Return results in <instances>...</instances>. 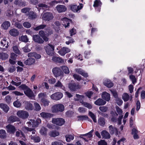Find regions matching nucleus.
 I'll list each match as a JSON object with an SVG mask.
<instances>
[{
  "label": "nucleus",
  "mask_w": 145,
  "mask_h": 145,
  "mask_svg": "<svg viewBox=\"0 0 145 145\" xmlns=\"http://www.w3.org/2000/svg\"><path fill=\"white\" fill-rule=\"evenodd\" d=\"M55 86L59 87L63 89H65L64 86L62 85L61 83L59 81H58L55 84Z\"/></svg>",
  "instance_id": "42"
},
{
  "label": "nucleus",
  "mask_w": 145,
  "mask_h": 145,
  "mask_svg": "<svg viewBox=\"0 0 145 145\" xmlns=\"http://www.w3.org/2000/svg\"><path fill=\"white\" fill-rule=\"evenodd\" d=\"M9 33L12 36L16 37L18 35L19 32L17 29L14 28L10 30Z\"/></svg>",
  "instance_id": "18"
},
{
  "label": "nucleus",
  "mask_w": 145,
  "mask_h": 145,
  "mask_svg": "<svg viewBox=\"0 0 145 145\" xmlns=\"http://www.w3.org/2000/svg\"><path fill=\"white\" fill-rule=\"evenodd\" d=\"M85 93L86 96H87L89 98H91L92 95L93 94V92L92 91H88Z\"/></svg>",
  "instance_id": "58"
},
{
  "label": "nucleus",
  "mask_w": 145,
  "mask_h": 145,
  "mask_svg": "<svg viewBox=\"0 0 145 145\" xmlns=\"http://www.w3.org/2000/svg\"><path fill=\"white\" fill-rule=\"evenodd\" d=\"M46 27L45 24H41L39 25L35 28L33 29L35 31H38L40 29H43Z\"/></svg>",
  "instance_id": "36"
},
{
  "label": "nucleus",
  "mask_w": 145,
  "mask_h": 145,
  "mask_svg": "<svg viewBox=\"0 0 145 145\" xmlns=\"http://www.w3.org/2000/svg\"><path fill=\"white\" fill-rule=\"evenodd\" d=\"M40 114L42 117L45 118L50 117L51 116L50 114L45 112H42Z\"/></svg>",
  "instance_id": "38"
},
{
  "label": "nucleus",
  "mask_w": 145,
  "mask_h": 145,
  "mask_svg": "<svg viewBox=\"0 0 145 145\" xmlns=\"http://www.w3.org/2000/svg\"><path fill=\"white\" fill-rule=\"evenodd\" d=\"M75 71L76 72L85 77H87L88 76V73L85 72L81 69H75Z\"/></svg>",
  "instance_id": "23"
},
{
  "label": "nucleus",
  "mask_w": 145,
  "mask_h": 145,
  "mask_svg": "<svg viewBox=\"0 0 145 145\" xmlns=\"http://www.w3.org/2000/svg\"><path fill=\"white\" fill-rule=\"evenodd\" d=\"M78 118V120L83 121L88 119V116L86 115L80 116L77 117Z\"/></svg>",
  "instance_id": "48"
},
{
  "label": "nucleus",
  "mask_w": 145,
  "mask_h": 145,
  "mask_svg": "<svg viewBox=\"0 0 145 145\" xmlns=\"http://www.w3.org/2000/svg\"><path fill=\"white\" fill-rule=\"evenodd\" d=\"M6 137L5 131L3 129L0 130V138H5Z\"/></svg>",
  "instance_id": "39"
},
{
  "label": "nucleus",
  "mask_w": 145,
  "mask_h": 145,
  "mask_svg": "<svg viewBox=\"0 0 145 145\" xmlns=\"http://www.w3.org/2000/svg\"><path fill=\"white\" fill-rule=\"evenodd\" d=\"M98 123L101 126H104L105 123V119L103 117L100 118L98 120Z\"/></svg>",
  "instance_id": "34"
},
{
  "label": "nucleus",
  "mask_w": 145,
  "mask_h": 145,
  "mask_svg": "<svg viewBox=\"0 0 145 145\" xmlns=\"http://www.w3.org/2000/svg\"><path fill=\"white\" fill-rule=\"evenodd\" d=\"M70 50L68 48L63 47L59 50L58 52L61 56H64L65 54L70 52Z\"/></svg>",
  "instance_id": "13"
},
{
  "label": "nucleus",
  "mask_w": 145,
  "mask_h": 145,
  "mask_svg": "<svg viewBox=\"0 0 145 145\" xmlns=\"http://www.w3.org/2000/svg\"><path fill=\"white\" fill-rule=\"evenodd\" d=\"M103 137L105 139L109 138L110 137V134L106 130H103L101 132Z\"/></svg>",
  "instance_id": "20"
},
{
  "label": "nucleus",
  "mask_w": 145,
  "mask_h": 145,
  "mask_svg": "<svg viewBox=\"0 0 145 145\" xmlns=\"http://www.w3.org/2000/svg\"><path fill=\"white\" fill-rule=\"evenodd\" d=\"M57 10L59 13L65 12L67 10V7L64 5H58L56 7Z\"/></svg>",
  "instance_id": "9"
},
{
  "label": "nucleus",
  "mask_w": 145,
  "mask_h": 145,
  "mask_svg": "<svg viewBox=\"0 0 145 145\" xmlns=\"http://www.w3.org/2000/svg\"><path fill=\"white\" fill-rule=\"evenodd\" d=\"M89 114L92 118L93 121L95 123L96 122L97 120L96 119V116L91 111L89 112Z\"/></svg>",
  "instance_id": "47"
},
{
  "label": "nucleus",
  "mask_w": 145,
  "mask_h": 145,
  "mask_svg": "<svg viewBox=\"0 0 145 145\" xmlns=\"http://www.w3.org/2000/svg\"><path fill=\"white\" fill-rule=\"evenodd\" d=\"M106 103V102L103 99L101 98L98 99L94 102V104L98 106H103Z\"/></svg>",
  "instance_id": "17"
},
{
  "label": "nucleus",
  "mask_w": 145,
  "mask_h": 145,
  "mask_svg": "<svg viewBox=\"0 0 145 145\" xmlns=\"http://www.w3.org/2000/svg\"><path fill=\"white\" fill-rule=\"evenodd\" d=\"M69 87L70 89L73 91H76L78 88V85L75 83H70L69 84Z\"/></svg>",
  "instance_id": "24"
},
{
  "label": "nucleus",
  "mask_w": 145,
  "mask_h": 145,
  "mask_svg": "<svg viewBox=\"0 0 145 145\" xmlns=\"http://www.w3.org/2000/svg\"><path fill=\"white\" fill-rule=\"evenodd\" d=\"M103 84L108 88H110L113 86V84L110 80H106L103 82Z\"/></svg>",
  "instance_id": "21"
},
{
  "label": "nucleus",
  "mask_w": 145,
  "mask_h": 145,
  "mask_svg": "<svg viewBox=\"0 0 145 145\" xmlns=\"http://www.w3.org/2000/svg\"><path fill=\"white\" fill-rule=\"evenodd\" d=\"M45 30L46 35L47 36L53 33V31L50 27H48L47 28H46Z\"/></svg>",
  "instance_id": "33"
},
{
  "label": "nucleus",
  "mask_w": 145,
  "mask_h": 145,
  "mask_svg": "<svg viewBox=\"0 0 145 145\" xmlns=\"http://www.w3.org/2000/svg\"><path fill=\"white\" fill-rule=\"evenodd\" d=\"M52 123L57 125L61 126L63 125L65 123V120L61 118H54L52 119Z\"/></svg>",
  "instance_id": "3"
},
{
  "label": "nucleus",
  "mask_w": 145,
  "mask_h": 145,
  "mask_svg": "<svg viewBox=\"0 0 145 145\" xmlns=\"http://www.w3.org/2000/svg\"><path fill=\"white\" fill-rule=\"evenodd\" d=\"M28 18L31 20L35 19L37 17L36 13L33 11H30L28 14Z\"/></svg>",
  "instance_id": "27"
},
{
  "label": "nucleus",
  "mask_w": 145,
  "mask_h": 145,
  "mask_svg": "<svg viewBox=\"0 0 145 145\" xmlns=\"http://www.w3.org/2000/svg\"><path fill=\"white\" fill-rule=\"evenodd\" d=\"M34 110L37 111H39L41 108L40 105L37 103H34Z\"/></svg>",
  "instance_id": "46"
},
{
  "label": "nucleus",
  "mask_w": 145,
  "mask_h": 145,
  "mask_svg": "<svg viewBox=\"0 0 145 145\" xmlns=\"http://www.w3.org/2000/svg\"><path fill=\"white\" fill-rule=\"evenodd\" d=\"M8 132L11 134H14L16 131L14 126L10 124H9L6 126Z\"/></svg>",
  "instance_id": "12"
},
{
  "label": "nucleus",
  "mask_w": 145,
  "mask_h": 145,
  "mask_svg": "<svg viewBox=\"0 0 145 145\" xmlns=\"http://www.w3.org/2000/svg\"><path fill=\"white\" fill-rule=\"evenodd\" d=\"M59 134L58 132L56 131H51L49 133L48 135L50 137H55L58 136Z\"/></svg>",
  "instance_id": "30"
},
{
  "label": "nucleus",
  "mask_w": 145,
  "mask_h": 145,
  "mask_svg": "<svg viewBox=\"0 0 145 145\" xmlns=\"http://www.w3.org/2000/svg\"><path fill=\"white\" fill-rule=\"evenodd\" d=\"M8 121L9 123H12L15 121H19V119L17 116H11L9 118Z\"/></svg>",
  "instance_id": "22"
},
{
  "label": "nucleus",
  "mask_w": 145,
  "mask_h": 145,
  "mask_svg": "<svg viewBox=\"0 0 145 145\" xmlns=\"http://www.w3.org/2000/svg\"><path fill=\"white\" fill-rule=\"evenodd\" d=\"M14 26L19 29H21L23 27L22 25L18 22H16L15 23Z\"/></svg>",
  "instance_id": "63"
},
{
  "label": "nucleus",
  "mask_w": 145,
  "mask_h": 145,
  "mask_svg": "<svg viewBox=\"0 0 145 145\" xmlns=\"http://www.w3.org/2000/svg\"><path fill=\"white\" fill-rule=\"evenodd\" d=\"M1 44L2 47H5V48H7L8 46V42L5 39L2 40L1 42Z\"/></svg>",
  "instance_id": "43"
},
{
  "label": "nucleus",
  "mask_w": 145,
  "mask_h": 145,
  "mask_svg": "<svg viewBox=\"0 0 145 145\" xmlns=\"http://www.w3.org/2000/svg\"><path fill=\"white\" fill-rule=\"evenodd\" d=\"M129 78L132 81L133 84H134L136 82V79L135 76L133 75H131L130 76Z\"/></svg>",
  "instance_id": "60"
},
{
  "label": "nucleus",
  "mask_w": 145,
  "mask_h": 145,
  "mask_svg": "<svg viewBox=\"0 0 145 145\" xmlns=\"http://www.w3.org/2000/svg\"><path fill=\"white\" fill-rule=\"evenodd\" d=\"M33 39L34 41L39 43L41 44L44 42V41L40 38L38 35H35L33 36Z\"/></svg>",
  "instance_id": "11"
},
{
  "label": "nucleus",
  "mask_w": 145,
  "mask_h": 145,
  "mask_svg": "<svg viewBox=\"0 0 145 145\" xmlns=\"http://www.w3.org/2000/svg\"><path fill=\"white\" fill-rule=\"evenodd\" d=\"M62 69L65 73L69 74V71L67 67L65 66H63L62 67Z\"/></svg>",
  "instance_id": "49"
},
{
  "label": "nucleus",
  "mask_w": 145,
  "mask_h": 145,
  "mask_svg": "<svg viewBox=\"0 0 145 145\" xmlns=\"http://www.w3.org/2000/svg\"><path fill=\"white\" fill-rule=\"evenodd\" d=\"M5 101L8 103H10L11 102L12 98L9 95L7 96L5 98Z\"/></svg>",
  "instance_id": "62"
},
{
  "label": "nucleus",
  "mask_w": 145,
  "mask_h": 145,
  "mask_svg": "<svg viewBox=\"0 0 145 145\" xmlns=\"http://www.w3.org/2000/svg\"><path fill=\"white\" fill-rule=\"evenodd\" d=\"M8 55L6 53L2 52L0 53V59H1L5 60L8 58Z\"/></svg>",
  "instance_id": "37"
},
{
  "label": "nucleus",
  "mask_w": 145,
  "mask_h": 145,
  "mask_svg": "<svg viewBox=\"0 0 145 145\" xmlns=\"http://www.w3.org/2000/svg\"><path fill=\"white\" fill-rule=\"evenodd\" d=\"M14 106L16 107H20L21 105L20 102L18 101H16L13 103Z\"/></svg>",
  "instance_id": "56"
},
{
  "label": "nucleus",
  "mask_w": 145,
  "mask_h": 145,
  "mask_svg": "<svg viewBox=\"0 0 145 145\" xmlns=\"http://www.w3.org/2000/svg\"><path fill=\"white\" fill-rule=\"evenodd\" d=\"M29 98L32 99L34 97L33 92L29 88L24 93Z\"/></svg>",
  "instance_id": "14"
},
{
  "label": "nucleus",
  "mask_w": 145,
  "mask_h": 145,
  "mask_svg": "<svg viewBox=\"0 0 145 145\" xmlns=\"http://www.w3.org/2000/svg\"><path fill=\"white\" fill-rule=\"evenodd\" d=\"M116 109L117 113L120 115H122V110L118 106H116Z\"/></svg>",
  "instance_id": "61"
},
{
  "label": "nucleus",
  "mask_w": 145,
  "mask_h": 145,
  "mask_svg": "<svg viewBox=\"0 0 145 145\" xmlns=\"http://www.w3.org/2000/svg\"><path fill=\"white\" fill-rule=\"evenodd\" d=\"M25 108L27 110H32L33 108L32 105L30 102L27 101L25 103Z\"/></svg>",
  "instance_id": "26"
},
{
  "label": "nucleus",
  "mask_w": 145,
  "mask_h": 145,
  "mask_svg": "<svg viewBox=\"0 0 145 145\" xmlns=\"http://www.w3.org/2000/svg\"><path fill=\"white\" fill-rule=\"evenodd\" d=\"M54 16L52 13L46 12L44 13L42 16V19L44 21H49L52 20Z\"/></svg>",
  "instance_id": "2"
},
{
  "label": "nucleus",
  "mask_w": 145,
  "mask_h": 145,
  "mask_svg": "<svg viewBox=\"0 0 145 145\" xmlns=\"http://www.w3.org/2000/svg\"><path fill=\"white\" fill-rule=\"evenodd\" d=\"M23 25L24 27L27 28H29L31 26V24L30 23L27 22H24Z\"/></svg>",
  "instance_id": "54"
},
{
  "label": "nucleus",
  "mask_w": 145,
  "mask_h": 145,
  "mask_svg": "<svg viewBox=\"0 0 145 145\" xmlns=\"http://www.w3.org/2000/svg\"><path fill=\"white\" fill-rule=\"evenodd\" d=\"M19 88H21L24 90V93L29 88L25 84H22L19 86Z\"/></svg>",
  "instance_id": "55"
},
{
  "label": "nucleus",
  "mask_w": 145,
  "mask_h": 145,
  "mask_svg": "<svg viewBox=\"0 0 145 145\" xmlns=\"http://www.w3.org/2000/svg\"><path fill=\"white\" fill-rule=\"evenodd\" d=\"M10 23L9 22L5 21L2 25V26L4 29H6L10 26Z\"/></svg>",
  "instance_id": "35"
},
{
  "label": "nucleus",
  "mask_w": 145,
  "mask_h": 145,
  "mask_svg": "<svg viewBox=\"0 0 145 145\" xmlns=\"http://www.w3.org/2000/svg\"><path fill=\"white\" fill-rule=\"evenodd\" d=\"M17 115L19 117L23 119H26L29 116L28 112L22 110L18 111L17 113Z\"/></svg>",
  "instance_id": "6"
},
{
  "label": "nucleus",
  "mask_w": 145,
  "mask_h": 145,
  "mask_svg": "<svg viewBox=\"0 0 145 145\" xmlns=\"http://www.w3.org/2000/svg\"><path fill=\"white\" fill-rule=\"evenodd\" d=\"M52 60L54 62L57 63H63L64 62L63 59L59 57H53Z\"/></svg>",
  "instance_id": "25"
},
{
  "label": "nucleus",
  "mask_w": 145,
  "mask_h": 145,
  "mask_svg": "<svg viewBox=\"0 0 145 145\" xmlns=\"http://www.w3.org/2000/svg\"><path fill=\"white\" fill-rule=\"evenodd\" d=\"M52 72L55 76L58 77L63 74V72L58 67H56L52 69Z\"/></svg>",
  "instance_id": "7"
},
{
  "label": "nucleus",
  "mask_w": 145,
  "mask_h": 145,
  "mask_svg": "<svg viewBox=\"0 0 145 145\" xmlns=\"http://www.w3.org/2000/svg\"><path fill=\"white\" fill-rule=\"evenodd\" d=\"M41 101V102L45 106H48L50 103V101H49L44 98L42 99Z\"/></svg>",
  "instance_id": "45"
},
{
  "label": "nucleus",
  "mask_w": 145,
  "mask_h": 145,
  "mask_svg": "<svg viewBox=\"0 0 145 145\" xmlns=\"http://www.w3.org/2000/svg\"><path fill=\"white\" fill-rule=\"evenodd\" d=\"M110 91L113 97L116 99L118 97V95L116 91L114 90H111Z\"/></svg>",
  "instance_id": "57"
},
{
  "label": "nucleus",
  "mask_w": 145,
  "mask_h": 145,
  "mask_svg": "<svg viewBox=\"0 0 145 145\" xmlns=\"http://www.w3.org/2000/svg\"><path fill=\"white\" fill-rule=\"evenodd\" d=\"M82 104L84 105V106L88 108L89 109H91L92 108V105L89 103L83 102V101H82Z\"/></svg>",
  "instance_id": "51"
},
{
  "label": "nucleus",
  "mask_w": 145,
  "mask_h": 145,
  "mask_svg": "<svg viewBox=\"0 0 145 145\" xmlns=\"http://www.w3.org/2000/svg\"><path fill=\"white\" fill-rule=\"evenodd\" d=\"M12 48L13 51L15 53L18 54H20V51L19 50L17 46H14Z\"/></svg>",
  "instance_id": "52"
},
{
  "label": "nucleus",
  "mask_w": 145,
  "mask_h": 145,
  "mask_svg": "<svg viewBox=\"0 0 145 145\" xmlns=\"http://www.w3.org/2000/svg\"><path fill=\"white\" fill-rule=\"evenodd\" d=\"M0 107L5 112H7L8 111L9 108L7 105L3 103L0 104Z\"/></svg>",
  "instance_id": "28"
},
{
  "label": "nucleus",
  "mask_w": 145,
  "mask_h": 145,
  "mask_svg": "<svg viewBox=\"0 0 145 145\" xmlns=\"http://www.w3.org/2000/svg\"><path fill=\"white\" fill-rule=\"evenodd\" d=\"M102 98L106 101H108L110 99V94L106 92H104L102 93Z\"/></svg>",
  "instance_id": "19"
},
{
  "label": "nucleus",
  "mask_w": 145,
  "mask_h": 145,
  "mask_svg": "<svg viewBox=\"0 0 145 145\" xmlns=\"http://www.w3.org/2000/svg\"><path fill=\"white\" fill-rule=\"evenodd\" d=\"M99 109L102 112H105L108 110V107L106 106H100Z\"/></svg>",
  "instance_id": "44"
},
{
  "label": "nucleus",
  "mask_w": 145,
  "mask_h": 145,
  "mask_svg": "<svg viewBox=\"0 0 145 145\" xmlns=\"http://www.w3.org/2000/svg\"><path fill=\"white\" fill-rule=\"evenodd\" d=\"M20 40L22 42H27L28 41V39L26 35H22L19 38Z\"/></svg>",
  "instance_id": "41"
},
{
  "label": "nucleus",
  "mask_w": 145,
  "mask_h": 145,
  "mask_svg": "<svg viewBox=\"0 0 145 145\" xmlns=\"http://www.w3.org/2000/svg\"><path fill=\"white\" fill-rule=\"evenodd\" d=\"M122 98L124 101L126 102L129 100V95L126 93H124L123 94Z\"/></svg>",
  "instance_id": "40"
},
{
  "label": "nucleus",
  "mask_w": 145,
  "mask_h": 145,
  "mask_svg": "<svg viewBox=\"0 0 145 145\" xmlns=\"http://www.w3.org/2000/svg\"><path fill=\"white\" fill-rule=\"evenodd\" d=\"M32 121L33 123V127H37L41 122V120L39 118H38L36 120H32Z\"/></svg>",
  "instance_id": "31"
},
{
  "label": "nucleus",
  "mask_w": 145,
  "mask_h": 145,
  "mask_svg": "<svg viewBox=\"0 0 145 145\" xmlns=\"http://www.w3.org/2000/svg\"><path fill=\"white\" fill-rule=\"evenodd\" d=\"M22 130L25 133H27L28 131H32V135H35V134L36 131L33 128L24 126L22 127Z\"/></svg>",
  "instance_id": "15"
},
{
  "label": "nucleus",
  "mask_w": 145,
  "mask_h": 145,
  "mask_svg": "<svg viewBox=\"0 0 145 145\" xmlns=\"http://www.w3.org/2000/svg\"><path fill=\"white\" fill-rule=\"evenodd\" d=\"M45 50L48 55L50 56L54 55V47L53 45L50 44H48L46 47Z\"/></svg>",
  "instance_id": "5"
},
{
  "label": "nucleus",
  "mask_w": 145,
  "mask_h": 145,
  "mask_svg": "<svg viewBox=\"0 0 145 145\" xmlns=\"http://www.w3.org/2000/svg\"><path fill=\"white\" fill-rule=\"evenodd\" d=\"M38 6L40 7H41L42 9H44L48 8V6L47 5L43 3H39L38 4Z\"/></svg>",
  "instance_id": "53"
},
{
  "label": "nucleus",
  "mask_w": 145,
  "mask_h": 145,
  "mask_svg": "<svg viewBox=\"0 0 145 145\" xmlns=\"http://www.w3.org/2000/svg\"><path fill=\"white\" fill-rule=\"evenodd\" d=\"M64 105L61 104H56L52 107V110L53 113H57L59 112H62L64 110Z\"/></svg>",
  "instance_id": "1"
},
{
  "label": "nucleus",
  "mask_w": 145,
  "mask_h": 145,
  "mask_svg": "<svg viewBox=\"0 0 145 145\" xmlns=\"http://www.w3.org/2000/svg\"><path fill=\"white\" fill-rule=\"evenodd\" d=\"M35 60L32 57L29 58L24 62V63L26 65H31L35 63Z\"/></svg>",
  "instance_id": "16"
},
{
  "label": "nucleus",
  "mask_w": 145,
  "mask_h": 145,
  "mask_svg": "<svg viewBox=\"0 0 145 145\" xmlns=\"http://www.w3.org/2000/svg\"><path fill=\"white\" fill-rule=\"evenodd\" d=\"M82 5H83L82 4H80L79 6H77L76 5H71L70 7L71 9L74 12H77L82 8Z\"/></svg>",
  "instance_id": "10"
},
{
  "label": "nucleus",
  "mask_w": 145,
  "mask_h": 145,
  "mask_svg": "<svg viewBox=\"0 0 145 145\" xmlns=\"http://www.w3.org/2000/svg\"><path fill=\"white\" fill-rule=\"evenodd\" d=\"M30 137L31 139L34 140L35 142H39L40 140V138L38 136L31 135Z\"/></svg>",
  "instance_id": "29"
},
{
  "label": "nucleus",
  "mask_w": 145,
  "mask_h": 145,
  "mask_svg": "<svg viewBox=\"0 0 145 145\" xmlns=\"http://www.w3.org/2000/svg\"><path fill=\"white\" fill-rule=\"evenodd\" d=\"M108 131L111 135L115 134L117 135L118 133V131L117 128L112 125H110L108 127Z\"/></svg>",
  "instance_id": "8"
},
{
  "label": "nucleus",
  "mask_w": 145,
  "mask_h": 145,
  "mask_svg": "<svg viewBox=\"0 0 145 145\" xmlns=\"http://www.w3.org/2000/svg\"><path fill=\"white\" fill-rule=\"evenodd\" d=\"M66 140L67 142H69L71 140H73L74 138V136L73 135H67L65 136Z\"/></svg>",
  "instance_id": "32"
},
{
  "label": "nucleus",
  "mask_w": 145,
  "mask_h": 145,
  "mask_svg": "<svg viewBox=\"0 0 145 145\" xmlns=\"http://www.w3.org/2000/svg\"><path fill=\"white\" fill-rule=\"evenodd\" d=\"M116 101L118 105L120 106L122 105L123 101L120 99L118 97L116 99Z\"/></svg>",
  "instance_id": "64"
},
{
  "label": "nucleus",
  "mask_w": 145,
  "mask_h": 145,
  "mask_svg": "<svg viewBox=\"0 0 145 145\" xmlns=\"http://www.w3.org/2000/svg\"><path fill=\"white\" fill-rule=\"evenodd\" d=\"M31 9L30 8L25 7L22 8L21 10V12L24 13H26L29 12Z\"/></svg>",
  "instance_id": "59"
},
{
  "label": "nucleus",
  "mask_w": 145,
  "mask_h": 145,
  "mask_svg": "<svg viewBox=\"0 0 145 145\" xmlns=\"http://www.w3.org/2000/svg\"><path fill=\"white\" fill-rule=\"evenodd\" d=\"M63 97V93L60 92H56L52 95L50 98L52 100L55 101L60 100Z\"/></svg>",
  "instance_id": "4"
},
{
  "label": "nucleus",
  "mask_w": 145,
  "mask_h": 145,
  "mask_svg": "<svg viewBox=\"0 0 145 145\" xmlns=\"http://www.w3.org/2000/svg\"><path fill=\"white\" fill-rule=\"evenodd\" d=\"M47 131V129L44 127H42L40 129V132L42 135H46Z\"/></svg>",
  "instance_id": "50"
}]
</instances>
